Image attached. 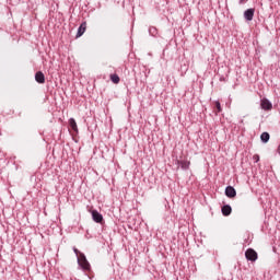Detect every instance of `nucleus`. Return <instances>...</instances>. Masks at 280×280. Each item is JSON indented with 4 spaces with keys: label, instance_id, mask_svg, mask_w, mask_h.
<instances>
[{
    "label": "nucleus",
    "instance_id": "obj_15",
    "mask_svg": "<svg viewBox=\"0 0 280 280\" xmlns=\"http://www.w3.org/2000/svg\"><path fill=\"white\" fill-rule=\"evenodd\" d=\"M149 34H150L151 36H156V34H159V30H156L155 26H150V27H149Z\"/></svg>",
    "mask_w": 280,
    "mask_h": 280
},
{
    "label": "nucleus",
    "instance_id": "obj_8",
    "mask_svg": "<svg viewBox=\"0 0 280 280\" xmlns=\"http://www.w3.org/2000/svg\"><path fill=\"white\" fill-rule=\"evenodd\" d=\"M35 82H37V84H45V73H43V71L35 73Z\"/></svg>",
    "mask_w": 280,
    "mask_h": 280
},
{
    "label": "nucleus",
    "instance_id": "obj_2",
    "mask_svg": "<svg viewBox=\"0 0 280 280\" xmlns=\"http://www.w3.org/2000/svg\"><path fill=\"white\" fill-rule=\"evenodd\" d=\"M245 257H246L247 261H252V262H254L256 259L259 258L258 254L253 248L246 249Z\"/></svg>",
    "mask_w": 280,
    "mask_h": 280
},
{
    "label": "nucleus",
    "instance_id": "obj_5",
    "mask_svg": "<svg viewBox=\"0 0 280 280\" xmlns=\"http://www.w3.org/2000/svg\"><path fill=\"white\" fill-rule=\"evenodd\" d=\"M255 18V9L250 8L244 11L245 21H253Z\"/></svg>",
    "mask_w": 280,
    "mask_h": 280
},
{
    "label": "nucleus",
    "instance_id": "obj_19",
    "mask_svg": "<svg viewBox=\"0 0 280 280\" xmlns=\"http://www.w3.org/2000/svg\"><path fill=\"white\" fill-rule=\"evenodd\" d=\"M240 3H244V0H240Z\"/></svg>",
    "mask_w": 280,
    "mask_h": 280
},
{
    "label": "nucleus",
    "instance_id": "obj_11",
    "mask_svg": "<svg viewBox=\"0 0 280 280\" xmlns=\"http://www.w3.org/2000/svg\"><path fill=\"white\" fill-rule=\"evenodd\" d=\"M69 126L73 132H78V122H75V118L69 119Z\"/></svg>",
    "mask_w": 280,
    "mask_h": 280
},
{
    "label": "nucleus",
    "instance_id": "obj_12",
    "mask_svg": "<svg viewBox=\"0 0 280 280\" xmlns=\"http://www.w3.org/2000/svg\"><path fill=\"white\" fill-rule=\"evenodd\" d=\"M260 141L262 143H268L270 141V133H268L267 131L262 132L260 135Z\"/></svg>",
    "mask_w": 280,
    "mask_h": 280
},
{
    "label": "nucleus",
    "instance_id": "obj_14",
    "mask_svg": "<svg viewBox=\"0 0 280 280\" xmlns=\"http://www.w3.org/2000/svg\"><path fill=\"white\" fill-rule=\"evenodd\" d=\"M214 107L217 108L214 115L222 113V105L220 104V101H214Z\"/></svg>",
    "mask_w": 280,
    "mask_h": 280
},
{
    "label": "nucleus",
    "instance_id": "obj_13",
    "mask_svg": "<svg viewBox=\"0 0 280 280\" xmlns=\"http://www.w3.org/2000/svg\"><path fill=\"white\" fill-rule=\"evenodd\" d=\"M109 78L113 84H119V82L121 81V79L117 73L110 74Z\"/></svg>",
    "mask_w": 280,
    "mask_h": 280
},
{
    "label": "nucleus",
    "instance_id": "obj_6",
    "mask_svg": "<svg viewBox=\"0 0 280 280\" xmlns=\"http://www.w3.org/2000/svg\"><path fill=\"white\" fill-rule=\"evenodd\" d=\"M260 107L262 110H270L272 108V103L268 98H262L260 101Z\"/></svg>",
    "mask_w": 280,
    "mask_h": 280
},
{
    "label": "nucleus",
    "instance_id": "obj_7",
    "mask_svg": "<svg viewBox=\"0 0 280 280\" xmlns=\"http://www.w3.org/2000/svg\"><path fill=\"white\" fill-rule=\"evenodd\" d=\"M221 212H222V215H224L225 218H229V215L233 213V208H231V205H224L221 207Z\"/></svg>",
    "mask_w": 280,
    "mask_h": 280
},
{
    "label": "nucleus",
    "instance_id": "obj_17",
    "mask_svg": "<svg viewBox=\"0 0 280 280\" xmlns=\"http://www.w3.org/2000/svg\"><path fill=\"white\" fill-rule=\"evenodd\" d=\"M72 249L77 257H80V255H84V253H80L75 247H73Z\"/></svg>",
    "mask_w": 280,
    "mask_h": 280
},
{
    "label": "nucleus",
    "instance_id": "obj_3",
    "mask_svg": "<svg viewBox=\"0 0 280 280\" xmlns=\"http://www.w3.org/2000/svg\"><path fill=\"white\" fill-rule=\"evenodd\" d=\"M92 220H94L96 224H102L104 222V217L97 210H92Z\"/></svg>",
    "mask_w": 280,
    "mask_h": 280
},
{
    "label": "nucleus",
    "instance_id": "obj_18",
    "mask_svg": "<svg viewBox=\"0 0 280 280\" xmlns=\"http://www.w3.org/2000/svg\"><path fill=\"white\" fill-rule=\"evenodd\" d=\"M220 81H221V82H224V81H225V79H224V78H221V79H220Z\"/></svg>",
    "mask_w": 280,
    "mask_h": 280
},
{
    "label": "nucleus",
    "instance_id": "obj_4",
    "mask_svg": "<svg viewBox=\"0 0 280 280\" xmlns=\"http://www.w3.org/2000/svg\"><path fill=\"white\" fill-rule=\"evenodd\" d=\"M225 196L226 198H235V196H237V190H235V187L233 186H228L225 188Z\"/></svg>",
    "mask_w": 280,
    "mask_h": 280
},
{
    "label": "nucleus",
    "instance_id": "obj_16",
    "mask_svg": "<svg viewBox=\"0 0 280 280\" xmlns=\"http://www.w3.org/2000/svg\"><path fill=\"white\" fill-rule=\"evenodd\" d=\"M253 161H254V163H259V154H254Z\"/></svg>",
    "mask_w": 280,
    "mask_h": 280
},
{
    "label": "nucleus",
    "instance_id": "obj_1",
    "mask_svg": "<svg viewBox=\"0 0 280 280\" xmlns=\"http://www.w3.org/2000/svg\"><path fill=\"white\" fill-rule=\"evenodd\" d=\"M78 265L84 270L85 272H90L91 270V264L86 259V255L80 254L78 257Z\"/></svg>",
    "mask_w": 280,
    "mask_h": 280
},
{
    "label": "nucleus",
    "instance_id": "obj_9",
    "mask_svg": "<svg viewBox=\"0 0 280 280\" xmlns=\"http://www.w3.org/2000/svg\"><path fill=\"white\" fill-rule=\"evenodd\" d=\"M176 165H180L182 170H189V165H191V162L188 160H176Z\"/></svg>",
    "mask_w": 280,
    "mask_h": 280
},
{
    "label": "nucleus",
    "instance_id": "obj_10",
    "mask_svg": "<svg viewBox=\"0 0 280 280\" xmlns=\"http://www.w3.org/2000/svg\"><path fill=\"white\" fill-rule=\"evenodd\" d=\"M84 32H86V22H82L77 32V38L83 36Z\"/></svg>",
    "mask_w": 280,
    "mask_h": 280
}]
</instances>
